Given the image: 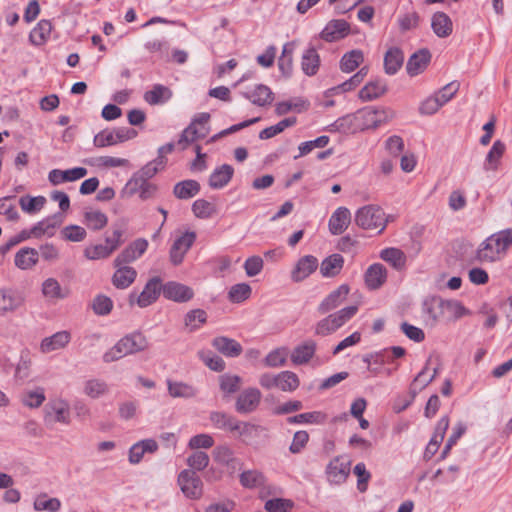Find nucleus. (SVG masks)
Returning <instances> with one entry per match:
<instances>
[{
	"label": "nucleus",
	"instance_id": "obj_5",
	"mask_svg": "<svg viewBox=\"0 0 512 512\" xmlns=\"http://www.w3.org/2000/svg\"><path fill=\"white\" fill-rule=\"evenodd\" d=\"M136 136L137 131L133 128L119 127L114 130L105 129L94 136L93 144L95 147L103 148L131 140Z\"/></svg>",
	"mask_w": 512,
	"mask_h": 512
},
{
	"label": "nucleus",
	"instance_id": "obj_11",
	"mask_svg": "<svg viewBox=\"0 0 512 512\" xmlns=\"http://www.w3.org/2000/svg\"><path fill=\"white\" fill-rule=\"evenodd\" d=\"M361 131L375 129L387 120V112L383 108L367 106L358 110Z\"/></svg>",
	"mask_w": 512,
	"mask_h": 512
},
{
	"label": "nucleus",
	"instance_id": "obj_4",
	"mask_svg": "<svg viewBox=\"0 0 512 512\" xmlns=\"http://www.w3.org/2000/svg\"><path fill=\"white\" fill-rule=\"evenodd\" d=\"M161 293L162 280L160 277L155 276L146 282L143 291L139 295L136 292H131L128 297V303L130 306L136 304L140 308H145L155 303Z\"/></svg>",
	"mask_w": 512,
	"mask_h": 512
},
{
	"label": "nucleus",
	"instance_id": "obj_31",
	"mask_svg": "<svg viewBox=\"0 0 512 512\" xmlns=\"http://www.w3.org/2000/svg\"><path fill=\"white\" fill-rule=\"evenodd\" d=\"M316 351V342L307 340L296 346L291 354V360L296 365L308 363L314 356Z\"/></svg>",
	"mask_w": 512,
	"mask_h": 512
},
{
	"label": "nucleus",
	"instance_id": "obj_30",
	"mask_svg": "<svg viewBox=\"0 0 512 512\" xmlns=\"http://www.w3.org/2000/svg\"><path fill=\"white\" fill-rule=\"evenodd\" d=\"M117 269L112 276V284L117 289L128 288L136 279L137 271L130 266L120 265L116 266Z\"/></svg>",
	"mask_w": 512,
	"mask_h": 512
},
{
	"label": "nucleus",
	"instance_id": "obj_42",
	"mask_svg": "<svg viewBox=\"0 0 512 512\" xmlns=\"http://www.w3.org/2000/svg\"><path fill=\"white\" fill-rule=\"evenodd\" d=\"M505 144L501 140H496L486 155L484 170L496 171L499 167L500 160L505 152Z\"/></svg>",
	"mask_w": 512,
	"mask_h": 512
},
{
	"label": "nucleus",
	"instance_id": "obj_61",
	"mask_svg": "<svg viewBox=\"0 0 512 512\" xmlns=\"http://www.w3.org/2000/svg\"><path fill=\"white\" fill-rule=\"evenodd\" d=\"M92 309L96 315H108L113 309V301L110 297L99 294L93 299Z\"/></svg>",
	"mask_w": 512,
	"mask_h": 512
},
{
	"label": "nucleus",
	"instance_id": "obj_18",
	"mask_svg": "<svg viewBox=\"0 0 512 512\" xmlns=\"http://www.w3.org/2000/svg\"><path fill=\"white\" fill-rule=\"evenodd\" d=\"M88 171L84 167H75L67 170L53 169L48 174V180L53 185H59L64 182L79 180L87 175Z\"/></svg>",
	"mask_w": 512,
	"mask_h": 512
},
{
	"label": "nucleus",
	"instance_id": "obj_1",
	"mask_svg": "<svg viewBox=\"0 0 512 512\" xmlns=\"http://www.w3.org/2000/svg\"><path fill=\"white\" fill-rule=\"evenodd\" d=\"M512 246V229L507 228L496 232L486 238L478 246L475 261L479 263H493L501 260Z\"/></svg>",
	"mask_w": 512,
	"mask_h": 512
},
{
	"label": "nucleus",
	"instance_id": "obj_55",
	"mask_svg": "<svg viewBox=\"0 0 512 512\" xmlns=\"http://www.w3.org/2000/svg\"><path fill=\"white\" fill-rule=\"evenodd\" d=\"M36 511L57 512L61 508V502L58 498H48L46 494H41L34 501Z\"/></svg>",
	"mask_w": 512,
	"mask_h": 512
},
{
	"label": "nucleus",
	"instance_id": "obj_28",
	"mask_svg": "<svg viewBox=\"0 0 512 512\" xmlns=\"http://www.w3.org/2000/svg\"><path fill=\"white\" fill-rule=\"evenodd\" d=\"M387 92V84L382 79H375L367 82L359 91V98L362 101L377 99Z\"/></svg>",
	"mask_w": 512,
	"mask_h": 512
},
{
	"label": "nucleus",
	"instance_id": "obj_44",
	"mask_svg": "<svg viewBox=\"0 0 512 512\" xmlns=\"http://www.w3.org/2000/svg\"><path fill=\"white\" fill-rule=\"evenodd\" d=\"M363 61L364 54L361 50H351L342 56L340 60V70L345 73H350L357 69Z\"/></svg>",
	"mask_w": 512,
	"mask_h": 512
},
{
	"label": "nucleus",
	"instance_id": "obj_19",
	"mask_svg": "<svg viewBox=\"0 0 512 512\" xmlns=\"http://www.w3.org/2000/svg\"><path fill=\"white\" fill-rule=\"evenodd\" d=\"M211 344L219 353L228 358L238 357L243 352V347L238 341L226 336L215 337Z\"/></svg>",
	"mask_w": 512,
	"mask_h": 512
},
{
	"label": "nucleus",
	"instance_id": "obj_39",
	"mask_svg": "<svg viewBox=\"0 0 512 512\" xmlns=\"http://www.w3.org/2000/svg\"><path fill=\"white\" fill-rule=\"evenodd\" d=\"M172 91L162 84H155L151 90L144 93V100L150 105L163 104L170 100Z\"/></svg>",
	"mask_w": 512,
	"mask_h": 512
},
{
	"label": "nucleus",
	"instance_id": "obj_50",
	"mask_svg": "<svg viewBox=\"0 0 512 512\" xmlns=\"http://www.w3.org/2000/svg\"><path fill=\"white\" fill-rule=\"evenodd\" d=\"M430 361L431 357L428 358L424 368L417 374L410 386V394H412V398H415L418 391H421L427 387L435 378V375H431L429 378H426V373L428 371V365Z\"/></svg>",
	"mask_w": 512,
	"mask_h": 512
},
{
	"label": "nucleus",
	"instance_id": "obj_62",
	"mask_svg": "<svg viewBox=\"0 0 512 512\" xmlns=\"http://www.w3.org/2000/svg\"><path fill=\"white\" fill-rule=\"evenodd\" d=\"M444 320L450 321L455 320L466 314L467 310L458 301L444 300Z\"/></svg>",
	"mask_w": 512,
	"mask_h": 512
},
{
	"label": "nucleus",
	"instance_id": "obj_29",
	"mask_svg": "<svg viewBox=\"0 0 512 512\" xmlns=\"http://www.w3.org/2000/svg\"><path fill=\"white\" fill-rule=\"evenodd\" d=\"M267 429L264 426L253 424L250 422L239 421V429L236 430L238 436L242 438V441L246 444H252L256 439L262 435L266 436Z\"/></svg>",
	"mask_w": 512,
	"mask_h": 512
},
{
	"label": "nucleus",
	"instance_id": "obj_26",
	"mask_svg": "<svg viewBox=\"0 0 512 512\" xmlns=\"http://www.w3.org/2000/svg\"><path fill=\"white\" fill-rule=\"evenodd\" d=\"M234 175V168L229 164H223L217 167L209 176V186L212 189H221L225 187Z\"/></svg>",
	"mask_w": 512,
	"mask_h": 512
},
{
	"label": "nucleus",
	"instance_id": "obj_52",
	"mask_svg": "<svg viewBox=\"0 0 512 512\" xmlns=\"http://www.w3.org/2000/svg\"><path fill=\"white\" fill-rule=\"evenodd\" d=\"M241 383L242 379L238 375L226 373L219 377L220 389L226 395H230L239 391Z\"/></svg>",
	"mask_w": 512,
	"mask_h": 512
},
{
	"label": "nucleus",
	"instance_id": "obj_40",
	"mask_svg": "<svg viewBox=\"0 0 512 512\" xmlns=\"http://www.w3.org/2000/svg\"><path fill=\"white\" fill-rule=\"evenodd\" d=\"M295 42H287L284 44L281 56L278 59V67L282 75L289 78L293 72V52Z\"/></svg>",
	"mask_w": 512,
	"mask_h": 512
},
{
	"label": "nucleus",
	"instance_id": "obj_10",
	"mask_svg": "<svg viewBox=\"0 0 512 512\" xmlns=\"http://www.w3.org/2000/svg\"><path fill=\"white\" fill-rule=\"evenodd\" d=\"M262 394L257 388L244 389L237 397L235 409L240 414L254 412L261 401Z\"/></svg>",
	"mask_w": 512,
	"mask_h": 512
},
{
	"label": "nucleus",
	"instance_id": "obj_3",
	"mask_svg": "<svg viewBox=\"0 0 512 512\" xmlns=\"http://www.w3.org/2000/svg\"><path fill=\"white\" fill-rule=\"evenodd\" d=\"M385 213L377 205H366L359 208L355 215V223L365 230L379 229L381 233L386 227Z\"/></svg>",
	"mask_w": 512,
	"mask_h": 512
},
{
	"label": "nucleus",
	"instance_id": "obj_58",
	"mask_svg": "<svg viewBox=\"0 0 512 512\" xmlns=\"http://www.w3.org/2000/svg\"><path fill=\"white\" fill-rule=\"evenodd\" d=\"M421 17L418 12L412 11L398 17V27L401 33L416 29L419 26Z\"/></svg>",
	"mask_w": 512,
	"mask_h": 512
},
{
	"label": "nucleus",
	"instance_id": "obj_21",
	"mask_svg": "<svg viewBox=\"0 0 512 512\" xmlns=\"http://www.w3.org/2000/svg\"><path fill=\"white\" fill-rule=\"evenodd\" d=\"M431 60V53L427 48H423L413 53L406 64V71L410 76H416L422 73Z\"/></svg>",
	"mask_w": 512,
	"mask_h": 512
},
{
	"label": "nucleus",
	"instance_id": "obj_56",
	"mask_svg": "<svg viewBox=\"0 0 512 512\" xmlns=\"http://www.w3.org/2000/svg\"><path fill=\"white\" fill-rule=\"evenodd\" d=\"M240 483L245 488H256L264 484V476L257 470H247L240 474Z\"/></svg>",
	"mask_w": 512,
	"mask_h": 512
},
{
	"label": "nucleus",
	"instance_id": "obj_32",
	"mask_svg": "<svg viewBox=\"0 0 512 512\" xmlns=\"http://www.w3.org/2000/svg\"><path fill=\"white\" fill-rule=\"evenodd\" d=\"M39 260V252L35 248L23 247L16 254L14 263L21 270L34 267Z\"/></svg>",
	"mask_w": 512,
	"mask_h": 512
},
{
	"label": "nucleus",
	"instance_id": "obj_60",
	"mask_svg": "<svg viewBox=\"0 0 512 512\" xmlns=\"http://www.w3.org/2000/svg\"><path fill=\"white\" fill-rule=\"evenodd\" d=\"M84 219L88 227L92 230H101L108 223L107 216L101 211H87L84 213Z\"/></svg>",
	"mask_w": 512,
	"mask_h": 512
},
{
	"label": "nucleus",
	"instance_id": "obj_64",
	"mask_svg": "<svg viewBox=\"0 0 512 512\" xmlns=\"http://www.w3.org/2000/svg\"><path fill=\"white\" fill-rule=\"evenodd\" d=\"M199 358L213 371L222 372L225 369V361L211 351H200Z\"/></svg>",
	"mask_w": 512,
	"mask_h": 512
},
{
	"label": "nucleus",
	"instance_id": "obj_22",
	"mask_svg": "<svg viewBox=\"0 0 512 512\" xmlns=\"http://www.w3.org/2000/svg\"><path fill=\"white\" fill-rule=\"evenodd\" d=\"M241 95L245 99L250 100L254 105L261 107L270 105L274 100V93L264 84L256 85L252 91L241 92Z\"/></svg>",
	"mask_w": 512,
	"mask_h": 512
},
{
	"label": "nucleus",
	"instance_id": "obj_34",
	"mask_svg": "<svg viewBox=\"0 0 512 512\" xmlns=\"http://www.w3.org/2000/svg\"><path fill=\"white\" fill-rule=\"evenodd\" d=\"M209 419L217 429L229 432H236L239 429V420L225 412L213 411Z\"/></svg>",
	"mask_w": 512,
	"mask_h": 512
},
{
	"label": "nucleus",
	"instance_id": "obj_45",
	"mask_svg": "<svg viewBox=\"0 0 512 512\" xmlns=\"http://www.w3.org/2000/svg\"><path fill=\"white\" fill-rule=\"evenodd\" d=\"M169 395L173 398H192L196 396L197 390L184 382L167 380Z\"/></svg>",
	"mask_w": 512,
	"mask_h": 512
},
{
	"label": "nucleus",
	"instance_id": "obj_36",
	"mask_svg": "<svg viewBox=\"0 0 512 512\" xmlns=\"http://www.w3.org/2000/svg\"><path fill=\"white\" fill-rule=\"evenodd\" d=\"M344 265V258L338 253H334L323 259L320 265V273L323 277H335L338 275Z\"/></svg>",
	"mask_w": 512,
	"mask_h": 512
},
{
	"label": "nucleus",
	"instance_id": "obj_8",
	"mask_svg": "<svg viewBox=\"0 0 512 512\" xmlns=\"http://www.w3.org/2000/svg\"><path fill=\"white\" fill-rule=\"evenodd\" d=\"M196 237L195 232L186 231L174 240L169 250V259L174 266H178L183 262L186 253L194 244Z\"/></svg>",
	"mask_w": 512,
	"mask_h": 512
},
{
	"label": "nucleus",
	"instance_id": "obj_63",
	"mask_svg": "<svg viewBox=\"0 0 512 512\" xmlns=\"http://www.w3.org/2000/svg\"><path fill=\"white\" fill-rule=\"evenodd\" d=\"M192 211L197 218H210L215 212V206L205 199H198L192 204Z\"/></svg>",
	"mask_w": 512,
	"mask_h": 512
},
{
	"label": "nucleus",
	"instance_id": "obj_13",
	"mask_svg": "<svg viewBox=\"0 0 512 512\" xmlns=\"http://www.w3.org/2000/svg\"><path fill=\"white\" fill-rule=\"evenodd\" d=\"M147 248L148 241L145 238L134 240L114 259V266H120L135 261L146 252Z\"/></svg>",
	"mask_w": 512,
	"mask_h": 512
},
{
	"label": "nucleus",
	"instance_id": "obj_20",
	"mask_svg": "<svg viewBox=\"0 0 512 512\" xmlns=\"http://www.w3.org/2000/svg\"><path fill=\"white\" fill-rule=\"evenodd\" d=\"M329 131L343 134L355 133L361 130L360 116L358 111L353 114H347L339 117L330 126Z\"/></svg>",
	"mask_w": 512,
	"mask_h": 512
},
{
	"label": "nucleus",
	"instance_id": "obj_53",
	"mask_svg": "<svg viewBox=\"0 0 512 512\" xmlns=\"http://www.w3.org/2000/svg\"><path fill=\"white\" fill-rule=\"evenodd\" d=\"M207 322V313L203 309H193L187 312L184 318V323L189 330L195 331L199 328L200 324Z\"/></svg>",
	"mask_w": 512,
	"mask_h": 512
},
{
	"label": "nucleus",
	"instance_id": "obj_27",
	"mask_svg": "<svg viewBox=\"0 0 512 512\" xmlns=\"http://www.w3.org/2000/svg\"><path fill=\"white\" fill-rule=\"evenodd\" d=\"M71 340V335L68 331H59L50 337H45L40 344V349L43 353H50L52 351L62 349Z\"/></svg>",
	"mask_w": 512,
	"mask_h": 512
},
{
	"label": "nucleus",
	"instance_id": "obj_25",
	"mask_svg": "<svg viewBox=\"0 0 512 512\" xmlns=\"http://www.w3.org/2000/svg\"><path fill=\"white\" fill-rule=\"evenodd\" d=\"M431 28L438 37L446 38L452 34L453 23L445 12L438 11L432 15Z\"/></svg>",
	"mask_w": 512,
	"mask_h": 512
},
{
	"label": "nucleus",
	"instance_id": "obj_24",
	"mask_svg": "<svg viewBox=\"0 0 512 512\" xmlns=\"http://www.w3.org/2000/svg\"><path fill=\"white\" fill-rule=\"evenodd\" d=\"M351 221V213L346 207H339L331 215L329 219V231L333 235L342 234L349 226Z\"/></svg>",
	"mask_w": 512,
	"mask_h": 512
},
{
	"label": "nucleus",
	"instance_id": "obj_48",
	"mask_svg": "<svg viewBox=\"0 0 512 512\" xmlns=\"http://www.w3.org/2000/svg\"><path fill=\"white\" fill-rule=\"evenodd\" d=\"M209 133V127H200L197 128L195 126V122H191L188 127H186L181 133L179 144L185 142L187 144L192 143L198 139H203Z\"/></svg>",
	"mask_w": 512,
	"mask_h": 512
},
{
	"label": "nucleus",
	"instance_id": "obj_35",
	"mask_svg": "<svg viewBox=\"0 0 512 512\" xmlns=\"http://www.w3.org/2000/svg\"><path fill=\"white\" fill-rule=\"evenodd\" d=\"M404 54L398 47H391L384 56V70L388 75H394L402 67Z\"/></svg>",
	"mask_w": 512,
	"mask_h": 512
},
{
	"label": "nucleus",
	"instance_id": "obj_6",
	"mask_svg": "<svg viewBox=\"0 0 512 512\" xmlns=\"http://www.w3.org/2000/svg\"><path fill=\"white\" fill-rule=\"evenodd\" d=\"M177 483L182 493L189 499H199L203 494V482L193 470H182L178 475Z\"/></svg>",
	"mask_w": 512,
	"mask_h": 512
},
{
	"label": "nucleus",
	"instance_id": "obj_2",
	"mask_svg": "<svg viewBox=\"0 0 512 512\" xmlns=\"http://www.w3.org/2000/svg\"><path fill=\"white\" fill-rule=\"evenodd\" d=\"M149 347L147 337L140 331H134L122 337L111 349L103 355L105 363H111L124 356L145 351Z\"/></svg>",
	"mask_w": 512,
	"mask_h": 512
},
{
	"label": "nucleus",
	"instance_id": "obj_23",
	"mask_svg": "<svg viewBox=\"0 0 512 512\" xmlns=\"http://www.w3.org/2000/svg\"><path fill=\"white\" fill-rule=\"evenodd\" d=\"M364 278L365 284L370 290H377L386 282L387 269L381 263H374L368 267Z\"/></svg>",
	"mask_w": 512,
	"mask_h": 512
},
{
	"label": "nucleus",
	"instance_id": "obj_54",
	"mask_svg": "<svg viewBox=\"0 0 512 512\" xmlns=\"http://www.w3.org/2000/svg\"><path fill=\"white\" fill-rule=\"evenodd\" d=\"M45 202L46 199L43 196L31 197L27 195L22 196L19 199L21 209L28 214H35L36 212L40 211L43 208Z\"/></svg>",
	"mask_w": 512,
	"mask_h": 512
},
{
	"label": "nucleus",
	"instance_id": "obj_41",
	"mask_svg": "<svg viewBox=\"0 0 512 512\" xmlns=\"http://www.w3.org/2000/svg\"><path fill=\"white\" fill-rule=\"evenodd\" d=\"M380 257L385 262H388L394 269L401 271L406 266L405 253L394 247L385 248L380 252Z\"/></svg>",
	"mask_w": 512,
	"mask_h": 512
},
{
	"label": "nucleus",
	"instance_id": "obj_7",
	"mask_svg": "<svg viewBox=\"0 0 512 512\" xmlns=\"http://www.w3.org/2000/svg\"><path fill=\"white\" fill-rule=\"evenodd\" d=\"M23 292L13 288H0V317L13 314L25 305Z\"/></svg>",
	"mask_w": 512,
	"mask_h": 512
},
{
	"label": "nucleus",
	"instance_id": "obj_17",
	"mask_svg": "<svg viewBox=\"0 0 512 512\" xmlns=\"http://www.w3.org/2000/svg\"><path fill=\"white\" fill-rule=\"evenodd\" d=\"M350 292V286L348 284H341L337 289L330 292L318 306V312L320 314H326L331 310H334L346 299Z\"/></svg>",
	"mask_w": 512,
	"mask_h": 512
},
{
	"label": "nucleus",
	"instance_id": "obj_59",
	"mask_svg": "<svg viewBox=\"0 0 512 512\" xmlns=\"http://www.w3.org/2000/svg\"><path fill=\"white\" fill-rule=\"evenodd\" d=\"M15 196H6L0 198V215L6 217L8 221H17L20 216L16 205L12 202Z\"/></svg>",
	"mask_w": 512,
	"mask_h": 512
},
{
	"label": "nucleus",
	"instance_id": "obj_38",
	"mask_svg": "<svg viewBox=\"0 0 512 512\" xmlns=\"http://www.w3.org/2000/svg\"><path fill=\"white\" fill-rule=\"evenodd\" d=\"M320 66V56L315 47H309L302 55L301 68L305 75L314 76Z\"/></svg>",
	"mask_w": 512,
	"mask_h": 512
},
{
	"label": "nucleus",
	"instance_id": "obj_15",
	"mask_svg": "<svg viewBox=\"0 0 512 512\" xmlns=\"http://www.w3.org/2000/svg\"><path fill=\"white\" fill-rule=\"evenodd\" d=\"M318 268V259L313 255H305L296 262L291 271V279L295 283L302 282Z\"/></svg>",
	"mask_w": 512,
	"mask_h": 512
},
{
	"label": "nucleus",
	"instance_id": "obj_33",
	"mask_svg": "<svg viewBox=\"0 0 512 512\" xmlns=\"http://www.w3.org/2000/svg\"><path fill=\"white\" fill-rule=\"evenodd\" d=\"M53 26L50 20L42 19L29 34V41L35 46L44 45L50 37Z\"/></svg>",
	"mask_w": 512,
	"mask_h": 512
},
{
	"label": "nucleus",
	"instance_id": "obj_9",
	"mask_svg": "<svg viewBox=\"0 0 512 512\" xmlns=\"http://www.w3.org/2000/svg\"><path fill=\"white\" fill-rule=\"evenodd\" d=\"M351 471V461H342L341 456L334 457L326 466L325 474L328 482L341 485L346 482Z\"/></svg>",
	"mask_w": 512,
	"mask_h": 512
},
{
	"label": "nucleus",
	"instance_id": "obj_16",
	"mask_svg": "<svg viewBox=\"0 0 512 512\" xmlns=\"http://www.w3.org/2000/svg\"><path fill=\"white\" fill-rule=\"evenodd\" d=\"M63 220L64 217L62 213L57 212L37 222L30 228V233L33 234V238H41L43 235L52 237L55 234V229L62 224Z\"/></svg>",
	"mask_w": 512,
	"mask_h": 512
},
{
	"label": "nucleus",
	"instance_id": "obj_49",
	"mask_svg": "<svg viewBox=\"0 0 512 512\" xmlns=\"http://www.w3.org/2000/svg\"><path fill=\"white\" fill-rule=\"evenodd\" d=\"M326 415L320 411L306 412L298 415L290 416L287 418L289 424H320L324 423Z\"/></svg>",
	"mask_w": 512,
	"mask_h": 512
},
{
	"label": "nucleus",
	"instance_id": "obj_12",
	"mask_svg": "<svg viewBox=\"0 0 512 512\" xmlns=\"http://www.w3.org/2000/svg\"><path fill=\"white\" fill-rule=\"evenodd\" d=\"M164 298L178 303L190 301L194 297L193 289L176 281H168L162 284Z\"/></svg>",
	"mask_w": 512,
	"mask_h": 512
},
{
	"label": "nucleus",
	"instance_id": "obj_46",
	"mask_svg": "<svg viewBox=\"0 0 512 512\" xmlns=\"http://www.w3.org/2000/svg\"><path fill=\"white\" fill-rule=\"evenodd\" d=\"M42 293L46 298L64 299L68 296L69 291L63 290L55 278H48L42 283Z\"/></svg>",
	"mask_w": 512,
	"mask_h": 512
},
{
	"label": "nucleus",
	"instance_id": "obj_57",
	"mask_svg": "<svg viewBox=\"0 0 512 512\" xmlns=\"http://www.w3.org/2000/svg\"><path fill=\"white\" fill-rule=\"evenodd\" d=\"M251 291V287L247 283L235 284L228 292V299L232 303H241L250 297Z\"/></svg>",
	"mask_w": 512,
	"mask_h": 512
},
{
	"label": "nucleus",
	"instance_id": "obj_47",
	"mask_svg": "<svg viewBox=\"0 0 512 512\" xmlns=\"http://www.w3.org/2000/svg\"><path fill=\"white\" fill-rule=\"evenodd\" d=\"M445 302L441 298H432L431 300L424 301L423 308L425 313L433 321L444 320V306Z\"/></svg>",
	"mask_w": 512,
	"mask_h": 512
},
{
	"label": "nucleus",
	"instance_id": "obj_51",
	"mask_svg": "<svg viewBox=\"0 0 512 512\" xmlns=\"http://www.w3.org/2000/svg\"><path fill=\"white\" fill-rule=\"evenodd\" d=\"M299 384L298 376L292 371H282L277 374V387L282 391H294Z\"/></svg>",
	"mask_w": 512,
	"mask_h": 512
},
{
	"label": "nucleus",
	"instance_id": "obj_37",
	"mask_svg": "<svg viewBox=\"0 0 512 512\" xmlns=\"http://www.w3.org/2000/svg\"><path fill=\"white\" fill-rule=\"evenodd\" d=\"M201 186L198 181L188 179L175 184L173 194L181 200L190 199L200 192Z\"/></svg>",
	"mask_w": 512,
	"mask_h": 512
},
{
	"label": "nucleus",
	"instance_id": "obj_43",
	"mask_svg": "<svg viewBox=\"0 0 512 512\" xmlns=\"http://www.w3.org/2000/svg\"><path fill=\"white\" fill-rule=\"evenodd\" d=\"M45 421L47 422L52 416L53 421L64 424L69 423V408L68 405L62 401L46 405Z\"/></svg>",
	"mask_w": 512,
	"mask_h": 512
},
{
	"label": "nucleus",
	"instance_id": "obj_14",
	"mask_svg": "<svg viewBox=\"0 0 512 512\" xmlns=\"http://www.w3.org/2000/svg\"><path fill=\"white\" fill-rule=\"evenodd\" d=\"M350 33V24L344 19L329 21L320 33V38L326 42L339 41Z\"/></svg>",
	"mask_w": 512,
	"mask_h": 512
}]
</instances>
